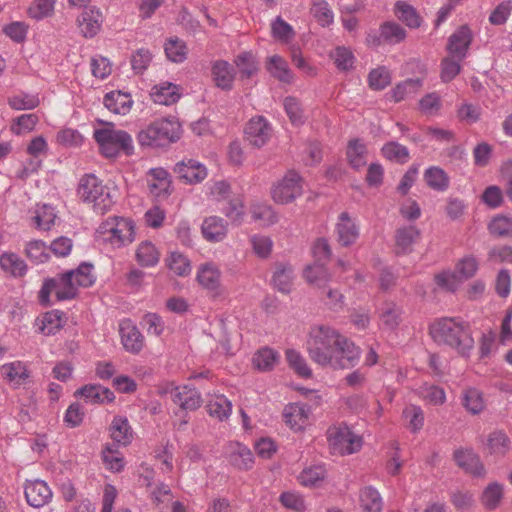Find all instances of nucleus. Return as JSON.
Returning a JSON list of instances; mask_svg holds the SVG:
<instances>
[{"label":"nucleus","instance_id":"52","mask_svg":"<svg viewBox=\"0 0 512 512\" xmlns=\"http://www.w3.org/2000/svg\"><path fill=\"white\" fill-rule=\"evenodd\" d=\"M269 72L282 82L291 81V72L288 68L286 61L278 55H273L269 58L268 67Z\"/></svg>","mask_w":512,"mask_h":512},{"label":"nucleus","instance_id":"57","mask_svg":"<svg viewBox=\"0 0 512 512\" xmlns=\"http://www.w3.org/2000/svg\"><path fill=\"white\" fill-rule=\"evenodd\" d=\"M325 474L326 471L323 466H311L300 473L298 480L303 486H315L318 482L324 480Z\"/></svg>","mask_w":512,"mask_h":512},{"label":"nucleus","instance_id":"50","mask_svg":"<svg viewBox=\"0 0 512 512\" xmlns=\"http://www.w3.org/2000/svg\"><path fill=\"white\" fill-rule=\"evenodd\" d=\"M462 404L472 414H478L484 409L482 394L475 388H469L463 392Z\"/></svg>","mask_w":512,"mask_h":512},{"label":"nucleus","instance_id":"30","mask_svg":"<svg viewBox=\"0 0 512 512\" xmlns=\"http://www.w3.org/2000/svg\"><path fill=\"white\" fill-rule=\"evenodd\" d=\"M0 267L13 277H23L27 272L25 261L14 252H4L1 254Z\"/></svg>","mask_w":512,"mask_h":512},{"label":"nucleus","instance_id":"60","mask_svg":"<svg viewBox=\"0 0 512 512\" xmlns=\"http://www.w3.org/2000/svg\"><path fill=\"white\" fill-rule=\"evenodd\" d=\"M252 218L260 221L264 226H270L278 222L277 213L269 205H256L252 209Z\"/></svg>","mask_w":512,"mask_h":512},{"label":"nucleus","instance_id":"31","mask_svg":"<svg viewBox=\"0 0 512 512\" xmlns=\"http://www.w3.org/2000/svg\"><path fill=\"white\" fill-rule=\"evenodd\" d=\"M197 280L203 288L216 291L220 285V271L212 264H204L198 270Z\"/></svg>","mask_w":512,"mask_h":512},{"label":"nucleus","instance_id":"47","mask_svg":"<svg viewBox=\"0 0 512 512\" xmlns=\"http://www.w3.org/2000/svg\"><path fill=\"white\" fill-rule=\"evenodd\" d=\"M366 154L367 150L364 144L360 143L358 140L349 142L347 157L353 168L359 169L366 165Z\"/></svg>","mask_w":512,"mask_h":512},{"label":"nucleus","instance_id":"54","mask_svg":"<svg viewBox=\"0 0 512 512\" xmlns=\"http://www.w3.org/2000/svg\"><path fill=\"white\" fill-rule=\"evenodd\" d=\"M168 268L178 276H187L191 272L190 261L183 254L172 252L167 259Z\"/></svg>","mask_w":512,"mask_h":512},{"label":"nucleus","instance_id":"6","mask_svg":"<svg viewBox=\"0 0 512 512\" xmlns=\"http://www.w3.org/2000/svg\"><path fill=\"white\" fill-rule=\"evenodd\" d=\"M94 139L105 157H116L120 151H123L126 155L133 153L131 136L126 131L114 129L112 124L105 128L96 129Z\"/></svg>","mask_w":512,"mask_h":512},{"label":"nucleus","instance_id":"38","mask_svg":"<svg viewBox=\"0 0 512 512\" xmlns=\"http://www.w3.org/2000/svg\"><path fill=\"white\" fill-rule=\"evenodd\" d=\"M401 308L394 302H385L382 305L380 318L383 325L389 329L394 330L401 322Z\"/></svg>","mask_w":512,"mask_h":512},{"label":"nucleus","instance_id":"24","mask_svg":"<svg viewBox=\"0 0 512 512\" xmlns=\"http://www.w3.org/2000/svg\"><path fill=\"white\" fill-rule=\"evenodd\" d=\"M105 107L115 114L125 115L132 106V99L129 94L121 91H111L104 96Z\"/></svg>","mask_w":512,"mask_h":512},{"label":"nucleus","instance_id":"37","mask_svg":"<svg viewBox=\"0 0 512 512\" xmlns=\"http://www.w3.org/2000/svg\"><path fill=\"white\" fill-rule=\"evenodd\" d=\"M206 408L210 416L222 421L230 416L232 404L225 396L216 395L209 400Z\"/></svg>","mask_w":512,"mask_h":512},{"label":"nucleus","instance_id":"45","mask_svg":"<svg viewBox=\"0 0 512 512\" xmlns=\"http://www.w3.org/2000/svg\"><path fill=\"white\" fill-rule=\"evenodd\" d=\"M40 104L37 94L20 92L8 98V105L14 110H31Z\"/></svg>","mask_w":512,"mask_h":512},{"label":"nucleus","instance_id":"13","mask_svg":"<svg viewBox=\"0 0 512 512\" xmlns=\"http://www.w3.org/2000/svg\"><path fill=\"white\" fill-rule=\"evenodd\" d=\"M174 172L188 184L201 182L207 176L205 166L194 159L178 162L174 167Z\"/></svg>","mask_w":512,"mask_h":512},{"label":"nucleus","instance_id":"49","mask_svg":"<svg viewBox=\"0 0 512 512\" xmlns=\"http://www.w3.org/2000/svg\"><path fill=\"white\" fill-rule=\"evenodd\" d=\"M311 14L323 27L329 26L333 23V11L330 9L329 4L325 0H313Z\"/></svg>","mask_w":512,"mask_h":512},{"label":"nucleus","instance_id":"61","mask_svg":"<svg viewBox=\"0 0 512 512\" xmlns=\"http://www.w3.org/2000/svg\"><path fill=\"white\" fill-rule=\"evenodd\" d=\"M25 254L35 263H44L49 259L46 245L41 240L30 241L26 246Z\"/></svg>","mask_w":512,"mask_h":512},{"label":"nucleus","instance_id":"48","mask_svg":"<svg viewBox=\"0 0 512 512\" xmlns=\"http://www.w3.org/2000/svg\"><path fill=\"white\" fill-rule=\"evenodd\" d=\"M286 360L290 366L299 376L304 378H310L312 371L307 365L304 357L294 349L286 350Z\"/></svg>","mask_w":512,"mask_h":512},{"label":"nucleus","instance_id":"23","mask_svg":"<svg viewBox=\"0 0 512 512\" xmlns=\"http://www.w3.org/2000/svg\"><path fill=\"white\" fill-rule=\"evenodd\" d=\"M75 394L84 397L93 404L110 403L115 399L114 393L110 389L95 384L85 385L78 389Z\"/></svg>","mask_w":512,"mask_h":512},{"label":"nucleus","instance_id":"25","mask_svg":"<svg viewBox=\"0 0 512 512\" xmlns=\"http://www.w3.org/2000/svg\"><path fill=\"white\" fill-rule=\"evenodd\" d=\"M151 97L156 104L169 106L179 100L180 94L175 84L166 82L155 85L152 88Z\"/></svg>","mask_w":512,"mask_h":512},{"label":"nucleus","instance_id":"16","mask_svg":"<svg viewBox=\"0 0 512 512\" xmlns=\"http://www.w3.org/2000/svg\"><path fill=\"white\" fill-rule=\"evenodd\" d=\"M148 187L150 193L157 198H166L171 193L169 173L163 168H153L149 172Z\"/></svg>","mask_w":512,"mask_h":512},{"label":"nucleus","instance_id":"44","mask_svg":"<svg viewBox=\"0 0 512 512\" xmlns=\"http://www.w3.org/2000/svg\"><path fill=\"white\" fill-rule=\"evenodd\" d=\"M502 497L503 486L498 482H493L484 489L481 502L486 509L493 510L498 507Z\"/></svg>","mask_w":512,"mask_h":512},{"label":"nucleus","instance_id":"51","mask_svg":"<svg viewBox=\"0 0 512 512\" xmlns=\"http://www.w3.org/2000/svg\"><path fill=\"white\" fill-rule=\"evenodd\" d=\"M489 231L497 237L512 236V216L497 215L489 223Z\"/></svg>","mask_w":512,"mask_h":512},{"label":"nucleus","instance_id":"56","mask_svg":"<svg viewBox=\"0 0 512 512\" xmlns=\"http://www.w3.org/2000/svg\"><path fill=\"white\" fill-rule=\"evenodd\" d=\"M165 53L169 60L175 63L183 62L187 56V47L178 38L170 39L165 44Z\"/></svg>","mask_w":512,"mask_h":512},{"label":"nucleus","instance_id":"39","mask_svg":"<svg viewBox=\"0 0 512 512\" xmlns=\"http://www.w3.org/2000/svg\"><path fill=\"white\" fill-rule=\"evenodd\" d=\"M489 453L504 456L510 450V439L502 431L489 434L486 443Z\"/></svg>","mask_w":512,"mask_h":512},{"label":"nucleus","instance_id":"8","mask_svg":"<svg viewBox=\"0 0 512 512\" xmlns=\"http://www.w3.org/2000/svg\"><path fill=\"white\" fill-rule=\"evenodd\" d=\"M329 448L333 454L349 455L360 450L362 437L355 434L348 426H333L327 430Z\"/></svg>","mask_w":512,"mask_h":512},{"label":"nucleus","instance_id":"42","mask_svg":"<svg viewBox=\"0 0 512 512\" xmlns=\"http://www.w3.org/2000/svg\"><path fill=\"white\" fill-rule=\"evenodd\" d=\"M391 73L385 66L372 69L368 74V84L372 90L380 91L391 84Z\"/></svg>","mask_w":512,"mask_h":512},{"label":"nucleus","instance_id":"21","mask_svg":"<svg viewBox=\"0 0 512 512\" xmlns=\"http://www.w3.org/2000/svg\"><path fill=\"white\" fill-rule=\"evenodd\" d=\"M420 235V230L414 225L398 228L395 234L396 253H410L412 245L419 240Z\"/></svg>","mask_w":512,"mask_h":512},{"label":"nucleus","instance_id":"28","mask_svg":"<svg viewBox=\"0 0 512 512\" xmlns=\"http://www.w3.org/2000/svg\"><path fill=\"white\" fill-rule=\"evenodd\" d=\"M110 436L115 443L122 446H126L132 441L133 433L127 418L114 417L110 426Z\"/></svg>","mask_w":512,"mask_h":512},{"label":"nucleus","instance_id":"36","mask_svg":"<svg viewBox=\"0 0 512 512\" xmlns=\"http://www.w3.org/2000/svg\"><path fill=\"white\" fill-rule=\"evenodd\" d=\"M160 253L150 241L139 244L136 250V259L143 267H153L159 262Z\"/></svg>","mask_w":512,"mask_h":512},{"label":"nucleus","instance_id":"4","mask_svg":"<svg viewBox=\"0 0 512 512\" xmlns=\"http://www.w3.org/2000/svg\"><path fill=\"white\" fill-rule=\"evenodd\" d=\"M181 126L174 119H158L138 133L139 144L143 147H166L178 141Z\"/></svg>","mask_w":512,"mask_h":512},{"label":"nucleus","instance_id":"64","mask_svg":"<svg viewBox=\"0 0 512 512\" xmlns=\"http://www.w3.org/2000/svg\"><path fill=\"white\" fill-rule=\"evenodd\" d=\"M235 63L243 78H250L257 71V65L251 53L244 52L240 54L237 56Z\"/></svg>","mask_w":512,"mask_h":512},{"label":"nucleus","instance_id":"43","mask_svg":"<svg viewBox=\"0 0 512 512\" xmlns=\"http://www.w3.org/2000/svg\"><path fill=\"white\" fill-rule=\"evenodd\" d=\"M292 268L289 265L278 264L272 281L274 286L282 293H288L292 285Z\"/></svg>","mask_w":512,"mask_h":512},{"label":"nucleus","instance_id":"53","mask_svg":"<svg viewBox=\"0 0 512 512\" xmlns=\"http://www.w3.org/2000/svg\"><path fill=\"white\" fill-rule=\"evenodd\" d=\"M56 0H36L28 7L29 17L37 21L50 17L54 12Z\"/></svg>","mask_w":512,"mask_h":512},{"label":"nucleus","instance_id":"9","mask_svg":"<svg viewBox=\"0 0 512 512\" xmlns=\"http://www.w3.org/2000/svg\"><path fill=\"white\" fill-rule=\"evenodd\" d=\"M303 192L301 177L295 171H289L272 189V198L276 203L287 204Z\"/></svg>","mask_w":512,"mask_h":512},{"label":"nucleus","instance_id":"40","mask_svg":"<svg viewBox=\"0 0 512 512\" xmlns=\"http://www.w3.org/2000/svg\"><path fill=\"white\" fill-rule=\"evenodd\" d=\"M383 41L389 44H397L402 42L406 36V30L398 23L387 21L380 26Z\"/></svg>","mask_w":512,"mask_h":512},{"label":"nucleus","instance_id":"35","mask_svg":"<svg viewBox=\"0 0 512 512\" xmlns=\"http://www.w3.org/2000/svg\"><path fill=\"white\" fill-rule=\"evenodd\" d=\"M279 355L271 348L265 347L258 350L252 359L253 365L256 369L262 372L270 371L278 362Z\"/></svg>","mask_w":512,"mask_h":512},{"label":"nucleus","instance_id":"63","mask_svg":"<svg viewBox=\"0 0 512 512\" xmlns=\"http://www.w3.org/2000/svg\"><path fill=\"white\" fill-rule=\"evenodd\" d=\"M272 35L280 41H289L295 35L292 26L278 16L271 24Z\"/></svg>","mask_w":512,"mask_h":512},{"label":"nucleus","instance_id":"15","mask_svg":"<svg viewBox=\"0 0 512 512\" xmlns=\"http://www.w3.org/2000/svg\"><path fill=\"white\" fill-rule=\"evenodd\" d=\"M25 497L27 503L35 508L47 504L52 498V491L42 480L27 481L25 484Z\"/></svg>","mask_w":512,"mask_h":512},{"label":"nucleus","instance_id":"11","mask_svg":"<svg viewBox=\"0 0 512 512\" xmlns=\"http://www.w3.org/2000/svg\"><path fill=\"white\" fill-rule=\"evenodd\" d=\"M271 126L263 116L252 118L246 125L245 140L254 148H261L271 137Z\"/></svg>","mask_w":512,"mask_h":512},{"label":"nucleus","instance_id":"46","mask_svg":"<svg viewBox=\"0 0 512 512\" xmlns=\"http://www.w3.org/2000/svg\"><path fill=\"white\" fill-rule=\"evenodd\" d=\"M462 61L463 60H460L456 58V56H452L448 53V55L442 59L440 64L441 80L445 83L452 81L461 72Z\"/></svg>","mask_w":512,"mask_h":512},{"label":"nucleus","instance_id":"2","mask_svg":"<svg viewBox=\"0 0 512 512\" xmlns=\"http://www.w3.org/2000/svg\"><path fill=\"white\" fill-rule=\"evenodd\" d=\"M93 266L83 262L78 268L66 271L54 278L45 279L39 291V302L43 306L50 305V294L55 292L57 301L74 299L79 287H90L95 282L92 274Z\"/></svg>","mask_w":512,"mask_h":512},{"label":"nucleus","instance_id":"7","mask_svg":"<svg viewBox=\"0 0 512 512\" xmlns=\"http://www.w3.org/2000/svg\"><path fill=\"white\" fill-rule=\"evenodd\" d=\"M103 241L109 242L113 247H122L132 243L135 239V223L130 218L109 217L97 230Z\"/></svg>","mask_w":512,"mask_h":512},{"label":"nucleus","instance_id":"33","mask_svg":"<svg viewBox=\"0 0 512 512\" xmlns=\"http://www.w3.org/2000/svg\"><path fill=\"white\" fill-rule=\"evenodd\" d=\"M360 506L362 512H382L383 502L379 492L371 487H365L360 491Z\"/></svg>","mask_w":512,"mask_h":512},{"label":"nucleus","instance_id":"22","mask_svg":"<svg viewBox=\"0 0 512 512\" xmlns=\"http://www.w3.org/2000/svg\"><path fill=\"white\" fill-rule=\"evenodd\" d=\"M309 413L310 408L307 405L295 403L285 407L283 416L286 424L298 431L305 426Z\"/></svg>","mask_w":512,"mask_h":512},{"label":"nucleus","instance_id":"55","mask_svg":"<svg viewBox=\"0 0 512 512\" xmlns=\"http://www.w3.org/2000/svg\"><path fill=\"white\" fill-rule=\"evenodd\" d=\"M382 154L385 158L399 163H405L409 158L408 149L398 142H388L382 148Z\"/></svg>","mask_w":512,"mask_h":512},{"label":"nucleus","instance_id":"29","mask_svg":"<svg viewBox=\"0 0 512 512\" xmlns=\"http://www.w3.org/2000/svg\"><path fill=\"white\" fill-rule=\"evenodd\" d=\"M394 12L397 18L409 28L416 29L422 24V17L416 8L405 1H397Z\"/></svg>","mask_w":512,"mask_h":512},{"label":"nucleus","instance_id":"62","mask_svg":"<svg viewBox=\"0 0 512 512\" xmlns=\"http://www.w3.org/2000/svg\"><path fill=\"white\" fill-rule=\"evenodd\" d=\"M55 218L56 215L53 211V208L44 205L42 208L36 211V214L33 217V222L37 228L47 231L54 224Z\"/></svg>","mask_w":512,"mask_h":512},{"label":"nucleus","instance_id":"14","mask_svg":"<svg viewBox=\"0 0 512 512\" xmlns=\"http://www.w3.org/2000/svg\"><path fill=\"white\" fill-rule=\"evenodd\" d=\"M226 454L229 463L239 470H249L253 466V454L251 450L242 443L230 442L226 446Z\"/></svg>","mask_w":512,"mask_h":512},{"label":"nucleus","instance_id":"32","mask_svg":"<svg viewBox=\"0 0 512 512\" xmlns=\"http://www.w3.org/2000/svg\"><path fill=\"white\" fill-rule=\"evenodd\" d=\"M2 375L13 385L19 386L29 377V372L21 361L4 364L1 367Z\"/></svg>","mask_w":512,"mask_h":512},{"label":"nucleus","instance_id":"58","mask_svg":"<svg viewBox=\"0 0 512 512\" xmlns=\"http://www.w3.org/2000/svg\"><path fill=\"white\" fill-rule=\"evenodd\" d=\"M39 118L36 114H23L13 120L11 124V131L16 135H21L32 131Z\"/></svg>","mask_w":512,"mask_h":512},{"label":"nucleus","instance_id":"5","mask_svg":"<svg viewBox=\"0 0 512 512\" xmlns=\"http://www.w3.org/2000/svg\"><path fill=\"white\" fill-rule=\"evenodd\" d=\"M77 192L80 199L92 203L94 210L99 214L106 213L114 203L109 188L94 174L84 175L80 179Z\"/></svg>","mask_w":512,"mask_h":512},{"label":"nucleus","instance_id":"26","mask_svg":"<svg viewBox=\"0 0 512 512\" xmlns=\"http://www.w3.org/2000/svg\"><path fill=\"white\" fill-rule=\"evenodd\" d=\"M212 75L216 85L223 90H230L234 82V69L226 61H216L212 66Z\"/></svg>","mask_w":512,"mask_h":512},{"label":"nucleus","instance_id":"19","mask_svg":"<svg viewBox=\"0 0 512 512\" xmlns=\"http://www.w3.org/2000/svg\"><path fill=\"white\" fill-rule=\"evenodd\" d=\"M119 332L122 344L127 351L138 353L142 349L144 338L130 320H124L120 323Z\"/></svg>","mask_w":512,"mask_h":512},{"label":"nucleus","instance_id":"41","mask_svg":"<svg viewBox=\"0 0 512 512\" xmlns=\"http://www.w3.org/2000/svg\"><path fill=\"white\" fill-rule=\"evenodd\" d=\"M64 313L59 310L46 312L41 320L40 331L45 335H53L59 331L64 324Z\"/></svg>","mask_w":512,"mask_h":512},{"label":"nucleus","instance_id":"20","mask_svg":"<svg viewBox=\"0 0 512 512\" xmlns=\"http://www.w3.org/2000/svg\"><path fill=\"white\" fill-rule=\"evenodd\" d=\"M454 460L459 467L476 477L485 475L484 465L471 449L456 450L454 452Z\"/></svg>","mask_w":512,"mask_h":512},{"label":"nucleus","instance_id":"18","mask_svg":"<svg viewBox=\"0 0 512 512\" xmlns=\"http://www.w3.org/2000/svg\"><path fill=\"white\" fill-rule=\"evenodd\" d=\"M103 17L95 7H87L78 17V26L86 38L94 37L100 30Z\"/></svg>","mask_w":512,"mask_h":512},{"label":"nucleus","instance_id":"27","mask_svg":"<svg viewBox=\"0 0 512 512\" xmlns=\"http://www.w3.org/2000/svg\"><path fill=\"white\" fill-rule=\"evenodd\" d=\"M226 233V223L220 217L210 216L206 218L202 224V234L208 241H221L226 236Z\"/></svg>","mask_w":512,"mask_h":512},{"label":"nucleus","instance_id":"17","mask_svg":"<svg viewBox=\"0 0 512 512\" xmlns=\"http://www.w3.org/2000/svg\"><path fill=\"white\" fill-rule=\"evenodd\" d=\"M336 232L339 244L345 247L354 244L359 237V228L347 212L339 215Z\"/></svg>","mask_w":512,"mask_h":512},{"label":"nucleus","instance_id":"12","mask_svg":"<svg viewBox=\"0 0 512 512\" xmlns=\"http://www.w3.org/2000/svg\"><path fill=\"white\" fill-rule=\"evenodd\" d=\"M473 40L471 29L467 25L458 27L448 38L446 50L456 58L464 60Z\"/></svg>","mask_w":512,"mask_h":512},{"label":"nucleus","instance_id":"3","mask_svg":"<svg viewBox=\"0 0 512 512\" xmlns=\"http://www.w3.org/2000/svg\"><path fill=\"white\" fill-rule=\"evenodd\" d=\"M429 330L436 343L454 349L462 357H469L474 349L470 325L459 318L437 319L430 325Z\"/></svg>","mask_w":512,"mask_h":512},{"label":"nucleus","instance_id":"1","mask_svg":"<svg viewBox=\"0 0 512 512\" xmlns=\"http://www.w3.org/2000/svg\"><path fill=\"white\" fill-rule=\"evenodd\" d=\"M307 352L313 362L332 369H350L360 359V349L332 327L320 325L311 329Z\"/></svg>","mask_w":512,"mask_h":512},{"label":"nucleus","instance_id":"10","mask_svg":"<svg viewBox=\"0 0 512 512\" xmlns=\"http://www.w3.org/2000/svg\"><path fill=\"white\" fill-rule=\"evenodd\" d=\"M163 392L170 393L172 401L182 410L194 411L202 404L200 392L188 385L174 386L171 383L165 387Z\"/></svg>","mask_w":512,"mask_h":512},{"label":"nucleus","instance_id":"59","mask_svg":"<svg viewBox=\"0 0 512 512\" xmlns=\"http://www.w3.org/2000/svg\"><path fill=\"white\" fill-rule=\"evenodd\" d=\"M403 417L408 421V427L412 432L419 431L424 424L422 409L416 405H408L403 410Z\"/></svg>","mask_w":512,"mask_h":512},{"label":"nucleus","instance_id":"34","mask_svg":"<svg viewBox=\"0 0 512 512\" xmlns=\"http://www.w3.org/2000/svg\"><path fill=\"white\" fill-rule=\"evenodd\" d=\"M424 180L426 184L436 191H445L449 187V177L446 172L437 166L429 167L424 172Z\"/></svg>","mask_w":512,"mask_h":512}]
</instances>
